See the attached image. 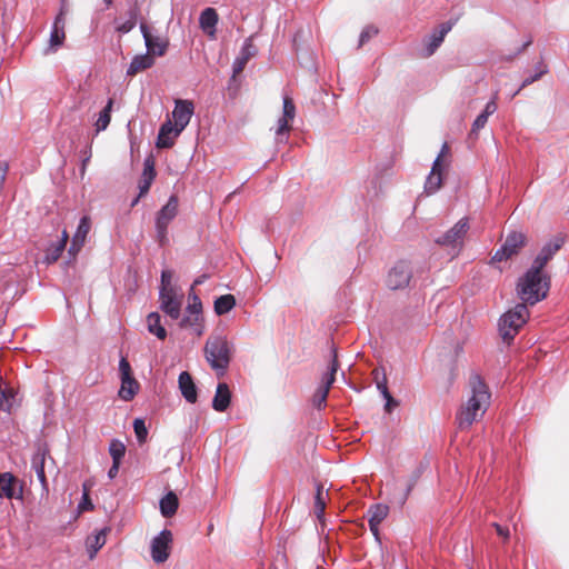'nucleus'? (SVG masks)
Returning a JSON list of instances; mask_svg holds the SVG:
<instances>
[{"label":"nucleus","instance_id":"obj_18","mask_svg":"<svg viewBox=\"0 0 569 569\" xmlns=\"http://www.w3.org/2000/svg\"><path fill=\"white\" fill-rule=\"evenodd\" d=\"M66 11L62 8L58 16L56 17L52 29L50 32V39H49V50L57 51L58 48H60L66 39V32H64V26H66V19H64Z\"/></svg>","mask_w":569,"mask_h":569},{"label":"nucleus","instance_id":"obj_41","mask_svg":"<svg viewBox=\"0 0 569 569\" xmlns=\"http://www.w3.org/2000/svg\"><path fill=\"white\" fill-rule=\"evenodd\" d=\"M547 72H548L547 66L543 62H540V71L535 72V74L527 77L522 81L520 88L512 94V97L517 96L520 92V90H522L523 88H526V87L530 86L531 83H533L535 81L539 80Z\"/></svg>","mask_w":569,"mask_h":569},{"label":"nucleus","instance_id":"obj_38","mask_svg":"<svg viewBox=\"0 0 569 569\" xmlns=\"http://www.w3.org/2000/svg\"><path fill=\"white\" fill-rule=\"evenodd\" d=\"M139 14V9L137 6H133L128 11V19L117 26V31L120 33H128L130 32L137 24Z\"/></svg>","mask_w":569,"mask_h":569},{"label":"nucleus","instance_id":"obj_57","mask_svg":"<svg viewBox=\"0 0 569 569\" xmlns=\"http://www.w3.org/2000/svg\"><path fill=\"white\" fill-rule=\"evenodd\" d=\"M492 526L495 527L496 529V532L502 537L503 539H508L510 533H509V529L508 528H505L502 527L501 525H499L498 522H493Z\"/></svg>","mask_w":569,"mask_h":569},{"label":"nucleus","instance_id":"obj_27","mask_svg":"<svg viewBox=\"0 0 569 569\" xmlns=\"http://www.w3.org/2000/svg\"><path fill=\"white\" fill-rule=\"evenodd\" d=\"M120 380L121 386L118 391L119 398L123 401H131L139 391V382L134 379L132 375L122 377L120 378Z\"/></svg>","mask_w":569,"mask_h":569},{"label":"nucleus","instance_id":"obj_9","mask_svg":"<svg viewBox=\"0 0 569 569\" xmlns=\"http://www.w3.org/2000/svg\"><path fill=\"white\" fill-rule=\"evenodd\" d=\"M296 117V106L289 96L283 97L282 117L279 118L276 129V141L278 143L287 142V133L290 131V122Z\"/></svg>","mask_w":569,"mask_h":569},{"label":"nucleus","instance_id":"obj_35","mask_svg":"<svg viewBox=\"0 0 569 569\" xmlns=\"http://www.w3.org/2000/svg\"><path fill=\"white\" fill-rule=\"evenodd\" d=\"M387 377L383 375L382 379L377 381V389L380 391L382 398L386 400L385 409L387 412H391L395 407L398 406V401L391 396L388 386Z\"/></svg>","mask_w":569,"mask_h":569},{"label":"nucleus","instance_id":"obj_25","mask_svg":"<svg viewBox=\"0 0 569 569\" xmlns=\"http://www.w3.org/2000/svg\"><path fill=\"white\" fill-rule=\"evenodd\" d=\"M177 128L169 120L164 122L158 133L157 147L158 148H170L173 144L174 139L181 133L176 132Z\"/></svg>","mask_w":569,"mask_h":569},{"label":"nucleus","instance_id":"obj_13","mask_svg":"<svg viewBox=\"0 0 569 569\" xmlns=\"http://www.w3.org/2000/svg\"><path fill=\"white\" fill-rule=\"evenodd\" d=\"M469 230L468 218H461L455 223L449 230L436 239V243L440 246H455L457 242H461L467 231Z\"/></svg>","mask_w":569,"mask_h":569},{"label":"nucleus","instance_id":"obj_48","mask_svg":"<svg viewBox=\"0 0 569 569\" xmlns=\"http://www.w3.org/2000/svg\"><path fill=\"white\" fill-rule=\"evenodd\" d=\"M488 121V117H486L483 113H480L473 121L471 127V133L477 134L479 130L485 128L486 123Z\"/></svg>","mask_w":569,"mask_h":569},{"label":"nucleus","instance_id":"obj_55","mask_svg":"<svg viewBox=\"0 0 569 569\" xmlns=\"http://www.w3.org/2000/svg\"><path fill=\"white\" fill-rule=\"evenodd\" d=\"M192 330L197 336H201L204 331L203 318H193Z\"/></svg>","mask_w":569,"mask_h":569},{"label":"nucleus","instance_id":"obj_23","mask_svg":"<svg viewBox=\"0 0 569 569\" xmlns=\"http://www.w3.org/2000/svg\"><path fill=\"white\" fill-rule=\"evenodd\" d=\"M449 158H450V148L447 142H445L441 147V150L437 158L433 161L431 171L427 178H432L437 176L438 178H442L443 174H447L449 167Z\"/></svg>","mask_w":569,"mask_h":569},{"label":"nucleus","instance_id":"obj_6","mask_svg":"<svg viewBox=\"0 0 569 569\" xmlns=\"http://www.w3.org/2000/svg\"><path fill=\"white\" fill-rule=\"evenodd\" d=\"M525 244L526 236L522 232H509L500 248L495 251L491 262H501L517 256Z\"/></svg>","mask_w":569,"mask_h":569},{"label":"nucleus","instance_id":"obj_37","mask_svg":"<svg viewBox=\"0 0 569 569\" xmlns=\"http://www.w3.org/2000/svg\"><path fill=\"white\" fill-rule=\"evenodd\" d=\"M313 508L317 519L322 522L325 520L326 501L323 498V486L321 483L316 485Z\"/></svg>","mask_w":569,"mask_h":569},{"label":"nucleus","instance_id":"obj_30","mask_svg":"<svg viewBox=\"0 0 569 569\" xmlns=\"http://www.w3.org/2000/svg\"><path fill=\"white\" fill-rule=\"evenodd\" d=\"M147 326L148 331L154 335L159 340H164L167 338V330L161 325V316L158 312L153 311L147 316Z\"/></svg>","mask_w":569,"mask_h":569},{"label":"nucleus","instance_id":"obj_43","mask_svg":"<svg viewBox=\"0 0 569 569\" xmlns=\"http://www.w3.org/2000/svg\"><path fill=\"white\" fill-rule=\"evenodd\" d=\"M379 32L378 28L372 26V24H369V26H366L361 33H360V37H359V44L358 47H362L366 42H368L371 38H373L375 36H377Z\"/></svg>","mask_w":569,"mask_h":569},{"label":"nucleus","instance_id":"obj_44","mask_svg":"<svg viewBox=\"0 0 569 569\" xmlns=\"http://www.w3.org/2000/svg\"><path fill=\"white\" fill-rule=\"evenodd\" d=\"M156 176L154 158L152 156H148L143 162V172L141 178H154Z\"/></svg>","mask_w":569,"mask_h":569},{"label":"nucleus","instance_id":"obj_50","mask_svg":"<svg viewBox=\"0 0 569 569\" xmlns=\"http://www.w3.org/2000/svg\"><path fill=\"white\" fill-rule=\"evenodd\" d=\"M93 503L89 497V493L84 490L83 495H82V499L81 501L78 503V510L81 512V511H87V510H92L93 509Z\"/></svg>","mask_w":569,"mask_h":569},{"label":"nucleus","instance_id":"obj_29","mask_svg":"<svg viewBox=\"0 0 569 569\" xmlns=\"http://www.w3.org/2000/svg\"><path fill=\"white\" fill-rule=\"evenodd\" d=\"M179 507V499L173 491H169L159 501V509L163 517H172Z\"/></svg>","mask_w":569,"mask_h":569},{"label":"nucleus","instance_id":"obj_3","mask_svg":"<svg viewBox=\"0 0 569 569\" xmlns=\"http://www.w3.org/2000/svg\"><path fill=\"white\" fill-rule=\"evenodd\" d=\"M233 345L224 336H214L206 341L203 353L218 377H223L231 361Z\"/></svg>","mask_w":569,"mask_h":569},{"label":"nucleus","instance_id":"obj_56","mask_svg":"<svg viewBox=\"0 0 569 569\" xmlns=\"http://www.w3.org/2000/svg\"><path fill=\"white\" fill-rule=\"evenodd\" d=\"M152 182L153 180H140L138 196L143 197L147 194L151 188Z\"/></svg>","mask_w":569,"mask_h":569},{"label":"nucleus","instance_id":"obj_60","mask_svg":"<svg viewBox=\"0 0 569 569\" xmlns=\"http://www.w3.org/2000/svg\"><path fill=\"white\" fill-rule=\"evenodd\" d=\"M422 470H423V467L420 466L419 468H417L411 477H410V480H409V483H412L413 486H416L417 481L419 480V478L421 477V473H422Z\"/></svg>","mask_w":569,"mask_h":569},{"label":"nucleus","instance_id":"obj_63","mask_svg":"<svg viewBox=\"0 0 569 569\" xmlns=\"http://www.w3.org/2000/svg\"><path fill=\"white\" fill-rule=\"evenodd\" d=\"M8 173V163L6 161H0V178H6Z\"/></svg>","mask_w":569,"mask_h":569},{"label":"nucleus","instance_id":"obj_8","mask_svg":"<svg viewBox=\"0 0 569 569\" xmlns=\"http://www.w3.org/2000/svg\"><path fill=\"white\" fill-rule=\"evenodd\" d=\"M563 244L565 238L561 236H556L552 239L548 240L533 259L530 268H533L540 272H545V267L547 266V263L562 248Z\"/></svg>","mask_w":569,"mask_h":569},{"label":"nucleus","instance_id":"obj_33","mask_svg":"<svg viewBox=\"0 0 569 569\" xmlns=\"http://www.w3.org/2000/svg\"><path fill=\"white\" fill-rule=\"evenodd\" d=\"M389 507L383 503H375L370 506L368 510L369 515V526L373 527L375 525H380L388 516Z\"/></svg>","mask_w":569,"mask_h":569},{"label":"nucleus","instance_id":"obj_45","mask_svg":"<svg viewBox=\"0 0 569 569\" xmlns=\"http://www.w3.org/2000/svg\"><path fill=\"white\" fill-rule=\"evenodd\" d=\"M445 180H425L423 193L430 196L436 193L442 186Z\"/></svg>","mask_w":569,"mask_h":569},{"label":"nucleus","instance_id":"obj_52","mask_svg":"<svg viewBox=\"0 0 569 569\" xmlns=\"http://www.w3.org/2000/svg\"><path fill=\"white\" fill-rule=\"evenodd\" d=\"M331 359L328 371L336 373L339 367L337 348L332 345L330 350Z\"/></svg>","mask_w":569,"mask_h":569},{"label":"nucleus","instance_id":"obj_59","mask_svg":"<svg viewBox=\"0 0 569 569\" xmlns=\"http://www.w3.org/2000/svg\"><path fill=\"white\" fill-rule=\"evenodd\" d=\"M192 323H193V316L191 315H186L183 316L180 321H179V327L180 328H186V327H192Z\"/></svg>","mask_w":569,"mask_h":569},{"label":"nucleus","instance_id":"obj_12","mask_svg":"<svg viewBox=\"0 0 569 569\" xmlns=\"http://www.w3.org/2000/svg\"><path fill=\"white\" fill-rule=\"evenodd\" d=\"M90 226L91 222L88 216H83L80 218L76 232L71 239V244L68 249V263L76 260L78 253L82 249L86 241V237L90 230Z\"/></svg>","mask_w":569,"mask_h":569},{"label":"nucleus","instance_id":"obj_15","mask_svg":"<svg viewBox=\"0 0 569 569\" xmlns=\"http://www.w3.org/2000/svg\"><path fill=\"white\" fill-rule=\"evenodd\" d=\"M160 310L172 320H178L181 316V299L177 297L176 291L167 292L159 290Z\"/></svg>","mask_w":569,"mask_h":569},{"label":"nucleus","instance_id":"obj_64","mask_svg":"<svg viewBox=\"0 0 569 569\" xmlns=\"http://www.w3.org/2000/svg\"><path fill=\"white\" fill-rule=\"evenodd\" d=\"M207 274H201L199 277H197L194 280H193V283H192V288L196 287V286H200L204 282V280L207 279Z\"/></svg>","mask_w":569,"mask_h":569},{"label":"nucleus","instance_id":"obj_42","mask_svg":"<svg viewBox=\"0 0 569 569\" xmlns=\"http://www.w3.org/2000/svg\"><path fill=\"white\" fill-rule=\"evenodd\" d=\"M171 280H172V271L169 269H163L161 271V276H160L159 290L164 289L166 293L176 291L174 288L171 286Z\"/></svg>","mask_w":569,"mask_h":569},{"label":"nucleus","instance_id":"obj_58","mask_svg":"<svg viewBox=\"0 0 569 569\" xmlns=\"http://www.w3.org/2000/svg\"><path fill=\"white\" fill-rule=\"evenodd\" d=\"M120 465L121 462H114L112 461V465L111 467L109 468L108 472H107V476L109 479H114L119 472V468H120Z\"/></svg>","mask_w":569,"mask_h":569},{"label":"nucleus","instance_id":"obj_40","mask_svg":"<svg viewBox=\"0 0 569 569\" xmlns=\"http://www.w3.org/2000/svg\"><path fill=\"white\" fill-rule=\"evenodd\" d=\"M133 431L137 438V441L142 445L146 442L148 437V429L146 422L142 418H136L132 423Z\"/></svg>","mask_w":569,"mask_h":569},{"label":"nucleus","instance_id":"obj_47","mask_svg":"<svg viewBox=\"0 0 569 569\" xmlns=\"http://www.w3.org/2000/svg\"><path fill=\"white\" fill-rule=\"evenodd\" d=\"M328 392H329V390L323 389L321 387L316 391V393L313 396V405L317 409L320 410L323 406H326Z\"/></svg>","mask_w":569,"mask_h":569},{"label":"nucleus","instance_id":"obj_1","mask_svg":"<svg viewBox=\"0 0 569 569\" xmlns=\"http://www.w3.org/2000/svg\"><path fill=\"white\" fill-rule=\"evenodd\" d=\"M470 388V398L456 415V422L458 428L461 430L470 428L478 417H482L485 415L490 406L491 393L489 391V387L480 375H471Z\"/></svg>","mask_w":569,"mask_h":569},{"label":"nucleus","instance_id":"obj_39","mask_svg":"<svg viewBox=\"0 0 569 569\" xmlns=\"http://www.w3.org/2000/svg\"><path fill=\"white\" fill-rule=\"evenodd\" d=\"M108 451L112 461L121 462L126 455V446L121 440L114 438L110 441Z\"/></svg>","mask_w":569,"mask_h":569},{"label":"nucleus","instance_id":"obj_31","mask_svg":"<svg viewBox=\"0 0 569 569\" xmlns=\"http://www.w3.org/2000/svg\"><path fill=\"white\" fill-rule=\"evenodd\" d=\"M46 453L47 450L40 448L38 449L37 453H34L32 457V468L34 469L37 478L42 487L47 489L48 482L44 471Z\"/></svg>","mask_w":569,"mask_h":569},{"label":"nucleus","instance_id":"obj_14","mask_svg":"<svg viewBox=\"0 0 569 569\" xmlns=\"http://www.w3.org/2000/svg\"><path fill=\"white\" fill-rule=\"evenodd\" d=\"M193 103L190 100H176L174 109L172 111L173 126L177 128L176 132H181L190 122L193 114Z\"/></svg>","mask_w":569,"mask_h":569},{"label":"nucleus","instance_id":"obj_49","mask_svg":"<svg viewBox=\"0 0 569 569\" xmlns=\"http://www.w3.org/2000/svg\"><path fill=\"white\" fill-rule=\"evenodd\" d=\"M497 98H498V92H495L492 98L487 102V104L481 113H483L486 117L493 114L498 108L497 107Z\"/></svg>","mask_w":569,"mask_h":569},{"label":"nucleus","instance_id":"obj_4","mask_svg":"<svg viewBox=\"0 0 569 569\" xmlns=\"http://www.w3.org/2000/svg\"><path fill=\"white\" fill-rule=\"evenodd\" d=\"M530 312L525 303H517L512 309H509L498 320V330L502 340L510 343L520 328L529 319Z\"/></svg>","mask_w":569,"mask_h":569},{"label":"nucleus","instance_id":"obj_54","mask_svg":"<svg viewBox=\"0 0 569 569\" xmlns=\"http://www.w3.org/2000/svg\"><path fill=\"white\" fill-rule=\"evenodd\" d=\"M336 380V373L327 371L322 377L321 388L329 390Z\"/></svg>","mask_w":569,"mask_h":569},{"label":"nucleus","instance_id":"obj_7","mask_svg":"<svg viewBox=\"0 0 569 569\" xmlns=\"http://www.w3.org/2000/svg\"><path fill=\"white\" fill-rule=\"evenodd\" d=\"M173 536L169 529H162L151 541V558L156 563H163L170 556Z\"/></svg>","mask_w":569,"mask_h":569},{"label":"nucleus","instance_id":"obj_61","mask_svg":"<svg viewBox=\"0 0 569 569\" xmlns=\"http://www.w3.org/2000/svg\"><path fill=\"white\" fill-rule=\"evenodd\" d=\"M413 488H415V486H413L412 483H409V482H408V485H407V487H406V489H405V492H403V495H402V497H401V499H400V503H401V505H405V502H406V501H407V499L409 498V496H410V493H411V491H412V489H413Z\"/></svg>","mask_w":569,"mask_h":569},{"label":"nucleus","instance_id":"obj_19","mask_svg":"<svg viewBox=\"0 0 569 569\" xmlns=\"http://www.w3.org/2000/svg\"><path fill=\"white\" fill-rule=\"evenodd\" d=\"M257 53V48L252 43V40L249 38L244 41L242 44V48L238 54V57L234 59L232 63V73L233 77H237L239 73H241L248 63V61L254 57Z\"/></svg>","mask_w":569,"mask_h":569},{"label":"nucleus","instance_id":"obj_16","mask_svg":"<svg viewBox=\"0 0 569 569\" xmlns=\"http://www.w3.org/2000/svg\"><path fill=\"white\" fill-rule=\"evenodd\" d=\"M140 31L142 33L147 51L151 56L162 57L168 49V41L150 32L146 23H140Z\"/></svg>","mask_w":569,"mask_h":569},{"label":"nucleus","instance_id":"obj_62","mask_svg":"<svg viewBox=\"0 0 569 569\" xmlns=\"http://www.w3.org/2000/svg\"><path fill=\"white\" fill-rule=\"evenodd\" d=\"M379 526L380 525H375L373 527L369 526V529L377 541H380Z\"/></svg>","mask_w":569,"mask_h":569},{"label":"nucleus","instance_id":"obj_17","mask_svg":"<svg viewBox=\"0 0 569 569\" xmlns=\"http://www.w3.org/2000/svg\"><path fill=\"white\" fill-rule=\"evenodd\" d=\"M69 240V233L66 229L62 230L61 236L58 240L51 241L44 249V253L42 257V262L47 266H50L59 260L62 252L66 249L67 242Z\"/></svg>","mask_w":569,"mask_h":569},{"label":"nucleus","instance_id":"obj_36","mask_svg":"<svg viewBox=\"0 0 569 569\" xmlns=\"http://www.w3.org/2000/svg\"><path fill=\"white\" fill-rule=\"evenodd\" d=\"M112 107L113 99H109L106 107L99 112L98 119L94 123L97 132L103 131L108 128L111 120Z\"/></svg>","mask_w":569,"mask_h":569},{"label":"nucleus","instance_id":"obj_22","mask_svg":"<svg viewBox=\"0 0 569 569\" xmlns=\"http://www.w3.org/2000/svg\"><path fill=\"white\" fill-rule=\"evenodd\" d=\"M178 197L171 194L167 203L157 212L154 222L169 226L178 214Z\"/></svg>","mask_w":569,"mask_h":569},{"label":"nucleus","instance_id":"obj_34","mask_svg":"<svg viewBox=\"0 0 569 569\" xmlns=\"http://www.w3.org/2000/svg\"><path fill=\"white\" fill-rule=\"evenodd\" d=\"M108 531V528H102L92 538L88 539V552L90 559H92L98 550L104 546Z\"/></svg>","mask_w":569,"mask_h":569},{"label":"nucleus","instance_id":"obj_46","mask_svg":"<svg viewBox=\"0 0 569 569\" xmlns=\"http://www.w3.org/2000/svg\"><path fill=\"white\" fill-rule=\"evenodd\" d=\"M168 227L167 224L154 222L157 240L160 246H164L168 242Z\"/></svg>","mask_w":569,"mask_h":569},{"label":"nucleus","instance_id":"obj_26","mask_svg":"<svg viewBox=\"0 0 569 569\" xmlns=\"http://www.w3.org/2000/svg\"><path fill=\"white\" fill-rule=\"evenodd\" d=\"M153 64L154 59L148 51L144 54L134 56L127 69V76L133 77L137 73L151 68Z\"/></svg>","mask_w":569,"mask_h":569},{"label":"nucleus","instance_id":"obj_5","mask_svg":"<svg viewBox=\"0 0 569 569\" xmlns=\"http://www.w3.org/2000/svg\"><path fill=\"white\" fill-rule=\"evenodd\" d=\"M386 286L389 290L401 291L411 289L417 283L413 277V267L409 260H398L387 272Z\"/></svg>","mask_w":569,"mask_h":569},{"label":"nucleus","instance_id":"obj_20","mask_svg":"<svg viewBox=\"0 0 569 569\" xmlns=\"http://www.w3.org/2000/svg\"><path fill=\"white\" fill-rule=\"evenodd\" d=\"M178 385L182 397L189 403H196L198 400V388L188 371L180 372Z\"/></svg>","mask_w":569,"mask_h":569},{"label":"nucleus","instance_id":"obj_24","mask_svg":"<svg viewBox=\"0 0 569 569\" xmlns=\"http://www.w3.org/2000/svg\"><path fill=\"white\" fill-rule=\"evenodd\" d=\"M231 403V391L226 382H219L212 399V408L218 412H224Z\"/></svg>","mask_w":569,"mask_h":569},{"label":"nucleus","instance_id":"obj_2","mask_svg":"<svg viewBox=\"0 0 569 569\" xmlns=\"http://www.w3.org/2000/svg\"><path fill=\"white\" fill-rule=\"evenodd\" d=\"M551 287V277L547 272H540L533 268H528L526 272L518 278L516 292L527 307L545 300L548 297Z\"/></svg>","mask_w":569,"mask_h":569},{"label":"nucleus","instance_id":"obj_51","mask_svg":"<svg viewBox=\"0 0 569 569\" xmlns=\"http://www.w3.org/2000/svg\"><path fill=\"white\" fill-rule=\"evenodd\" d=\"M119 372H120V378L132 375L131 366L124 357H121V359L119 361Z\"/></svg>","mask_w":569,"mask_h":569},{"label":"nucleus","instance_id":"obj_53","mask_svg":"<svg viewBox=\"0 0 569 569\" xmlns=\"http://www.w3.org/2000/svg\"><path fill=\"white\" fill-rule=\"evenodd\" d=\"M187 312H189L193 318H201L202 317V303H189L187 306Z\"/></svg>","mask_w":569,"mask_h":569},{"label":"nucleus","instance_id":"obj_10","mask_svg":"<svg viewBox=\"0 0 569 569\" xmlns=\"http://www.w3.org/2000/svg\"><path fill=\"white\" fill-rule=\"evenodd\" d=\"M453 23L451 21L439 24L429 36L423 39L425 48L421 52V57H431L437 49L441 46L447 33L452 29Z\"/></svg>","mask_w":569,"mask_h":569},{"label":"nucleus","instance_id":"obj_28","mask_svg":"<svg viewBox=\"0 0 569 569\" xmlns=\"http://www.w3.org/2000/svg\"><path fill=\"white\" fill-rule=\"evenodd\" d=\"M218 13L213 8H206L199 17L200 28L209 36L213 37L216 33V26L218 23Z\"/></svg>","mask_w":569,"mask_h":569},{"label":"nucleus","instance_id":"obj_11","mask_svg":"<svg viewBox=\"0 0 569 569\" xmlns=\"http://www.w3.org/2000/svg\"><path fill=\"white\" fill-rule=\"evenodd\" d=\"M0 498L23 499V485L12 472H0Z\"/></svg>","mask_w":569,"mask_h":569},{"label":"nucleus","instance_id":"obj_21","mask_svg":"<svg viewBox=\"0 0 569 569\" xmlns=\"http://www.w3.org/2000/svg\"><path fill=\"white\" fill-rule=\"evenodd\" d=\"M3 380L0 378V410L7 413H11L16 406L20 405L18 399V391L12 387H2Z\"/></svg>","mask_w":569,"mask_h":569},{"label":"nucleus","instance_id":"obj_32","mask_svg":"<svg viewBox=\"0 0 569 569\" xmlns=\"http://www.w3.org/2000/svg\"><path fill=\"white\" fill-rule=\"evenodd\" d=\"M236 307V298L231 293L222 295L216 298L213 310L218 316L230 312Z\"/></svg>","mask_w":569,"mask_h":569}]
</instances>
